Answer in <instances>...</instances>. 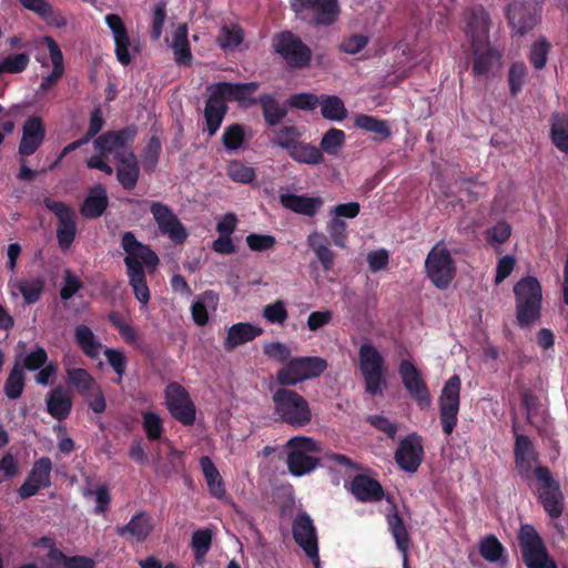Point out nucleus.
I'll return each instance as SVG.
<instances>
[{
    "label": "nucleus",
    "mask_w": 568,
    "mask_h": 568,
    "mask_svg": "<svg viewBox=\"0 0 568 568\" xmlns=\"http://www.w3.org/2000/svg\"><path fill=\"white\" fill-rule=\"evenodd\" d=\"M109 206L106 187L103 184H95L88 190V194L80 205L79 212L85 220L101 217Z\"/></svg>",
    "instance_id": "cd10ccee"
},
{
    "label": "nucleus",
    "mask_w": 568,
    "mask_h": 568,
    "mask_svg": "<svg viewBox=\"0 0 568 568\" xmlns=\"http://www.w3.org/2000/svg\"><path fill=\"white\" fill-rule=\"evenodd\" d=\"M200 465L210 494L217 499H222L226 495L225 485L214 463L209 456H203L200 458Z\"/></svg>",
    "instance_id": "58836bf2"
},
{
    "label": "nucleus",
    "mask_w": 568,
    "mask_h": 568,
    "mask_svg": "<svg viewBox=\"0 0 568 568\" xmlns=\"http://www.w3.org/2000/svg\"><path fill=\"white\" fill-rule=\"evenodd\" d=\"M286 447L290 449L286 465L291 475L302 477L320 466V459L310 455L320 452V446L313 438L294 436L287 440Z\"/></svg>",
    "instance_id": "423d86ee"
},
{
    "label": "nucleus",
    "mask_w": 568,
    "mask_h": 568,
    "mask_svg": "<svg viewBox=\"0 0 568 568\" xmlns=\"http://www.w3.org/2000/svg\"><path fill=\"white\" fill-rule=\"evenodd\" d=\"M398 374L409 397L420 410L432 406V394L423 378L420 371L408 359H403L398 366Z\"/></svg>",
    "instance_id": "2eb2a0df"
},
{
    "label": "nucleus",
    "mask_w": 568,
    "mask_h": 568,
    "mask_svg": "<svg viewBox=\"0 0 568 568\" xmlns=\"http://www.w3.org/2000/svg\"><path fill=\"white\" fill-rule=\"evenodd\" d=\"M165 405L171 416L184 426H192L196 419V407L189 392L179 383L171 382L164 390Z\"/></svg>",
    "instance_id": "4468645a"
},
{
    "label": "nucleus",
    "mask_w": 568,
    "mask_h": 568,
    "mask_svg": "<svg viewBox=\"0 0 568 568\" xmlns=\"http://www.w3.org/2000/svg\"><path fill=\"white\" fill-rule=\"evenodd\" d=\"M460 389V377L455 374L445 382L438 397L439 420L447 436L452 435L458 423Z\"/></svg>",
    "instance_id": "1a4fd4ad"
},
{
    "label": "nucleus",
    "mask_w": 568,
    "mask_h": 568,
    "mask_svg": "<svg viewBox=\"0 0 568 568\" xmlns=\"http://www.w3.org/2000/svg\"><path fill=\"white\" fill-rule=\"evenodd\" d=\"M464 32L470 45L490 42V16L483 6L467 8L464 11Z\"/></svg>",
    "instance_id": "6ab92c4d"
},
{
    "label": "nucleus",
    "mask_w": 568,
    "mask_h": 568,
    "mask_svg": "<svg viewBox=\"0 0 568 568\" xmlns=\"http://www.w3.org/2000/svg\"><path fill=\"white\" fill-rule=\"evenodd\" d=\"M74 341L88 357H98L102 344L97 339L89 326L84 324L75 326Z\"/></svg>",
    "instance_id": "79ce46f5"
},
{
    "label": "nucleus",
    "mask_w": 568,
    "mask_h": 568,
    "mask_svg": "<svg viewBox=\"0 0 568 568\" xmlns=\"http://www.w3.org/2000/svg\"><path fill=\"white\" fill-rule=\"evenodd\" d=\"M528 69L524 62H515L508 71V85L511 97H516L525 84Z\"/></svg>",
    "instance_id": "052dcab7"
},
{
    "label": "nucleus",
    "mask_w": 568,
    "mask_h": 568,
    "mask_svg": "<svg viewBox=\"0 0 568 568\" xmlns=\"http://www.w3.org/2000/svg\"><path fill=\"white\" fill-rule=\"evenodd\" d=\"M104 356L106 358L108 364L112 367L114 373L116 374V379H114L115 384H121L123 376L126 372L128 359L124 353L120 349L106 347L104 349Z\"/></svg>",
    "instance_id": "680f3d73"
},
{
    "label": "nucleus",
    "mask_w": 568,
    "mask_h": 568,
    "mask_svg": "<svg viewBox=\"0 0 568 568\" xmlns=\"http://www.w3.org/2000/svg\"><path fill=\"white\" fill-rule=\"evenodd\" d=\"M262 332V328L250 323H236L227 331L224 348L226 351H233L239 345L253 341L256 336L261 335Z\"/></svg>",
    "instance_id": "c9c22d12"
},
{
    "label": "nucleus",
    "mask_w": 568,
    "mask_h": 568,
    "mask_svg": "<svg viewBox=\"0 0 568 568\" xmlns=\"http://www.w3.org/2000/svg\"><path fill=\"white\" fill-rule=\"evenodd\" d=\"M47 412L57 420L65 419L72 409L71 396L58 386L48 393L45 398Z\"/></svg>",
    "instance_id": "72a5a7b5"
},
{
    "label": "nucleus",
    "mask_w": 568,
    "mask_h": 568,
    "mask_svg": "<svg viewBox=\"0 0 568 568\" xmlns=\"http://www.w3.org/2000/svg\"><path fill=\"white\" fill-rule=\"evenodd\" d=\"M550 138L561 152H568V115L555 113L551 116Z\"/></svg>",
    "instance_id": "de8ad7c7"
},
{
    "label": "nucleus",
    "mask_w": 568,
    "mask_h": 568,
    "mask_svg": "<svg viewBox=\"0 0 568 568\" xmlns=\"http://www.w3.org/2000/svg\"><path fill=\"white\" fill-rule=\"evenodd\" d=\"M394 458L402 470L410 474L416 473L424 458L422 437L412 433L400 439Z\"/></svg>",
    "instance_id": "aec40b11"
},
{
    "label": "nucleus",
    "mask_w": 568,
    "mask_h": 568,
    "mask_svg": "<svg viewBox=\"0 0 568 568\" xmlns=\"http://www.w3.org/2000/svg\"><path fill=\"white\" fill-rule=\"evenodd\" d=\"M516 324L529 328L541 316L542 287L537 277L527 275L514 285Z\"/></svg>",
    "instance_id": "f03ea898"
},
{
    "label": "nucleus",
    "mask_w": 568,
    "mask_h": 568,
    "mask_svg": "<svg viewBox=\"0 0 568 568\" xmlns=\"http://www.w3.org/2000/svg\"><path fill=\"white\" fill-rule=\"evenodd\" d=\"M227 110L229 108L225 102L217 100L212 93L209 95L204 108V119L209 136L216 134Z\"/></svg>",
    "instance_id": "e433bc0d"
},
{
    "label": "nucleus",
    "mask_w": 568,
    "mask_h": 568,
    "mask_svg": "<svg viewBox=\"0 0 568 568\" xmlns=\"http://www.w3.org/2000/svg\"><path fill=\"white\" fill-rule=\"evenodd\" d=\"M172 49L175 61L179 64L190 65L192 62V52L187 40V27L181 24L173 33Z\"/></svg>",
    "instance_id": "37998d69"
},
{
    "label": "nucleus",
    "mask_w": 568,
    "mask_h": 568,
    "mask_svg": "<svg viewBox=\"0 0 568 568\" xmlns=\"http://www.w3.org/2000/svg\"><path fill=\"white\" fill-rule=\"evenodd\" d=\"M274 413L280 420L293 428L307 426L313 418L307 399L286 386L277 388L272 396Z\"/></svg>",
    "instance_id": "7ed1b4c3"
},
{
    "label": "nucleus",
    "mask_w": 568,
    "mask_h": 568,
    "mask_svg": "<svg viewBox=\"0 0 568 568\" xmlns=\"http://www.w3.org/2000/svg\"><path fill=\"white\" fill-rule=\"evenodd\" d=\"M256 102L261 106L263 119L268 126H276L287 115V108L282 105L272 94H261Z\"/></svg>",
    "instance_id": "4c0bfd02"
},
{
    "label": "nucleus",
    "mask_w": 568,
    "mask_h": 568,
    "mask_svg": "<svg viewBox=\"0 0 568 568\" xmlns=\"http://www.w3.org/2000/svg\"><path fill=\"white\" fill-rule=\"evenodd\" d=\"M273 48L291 68L304 69L311 63V48L292 31L277 33L273 39Z\"/></svg>",
    "instance_id": "9b49d317"
},
{
    "label": "nucleus",
    "mask_w": 568,
    "mask_h": 568,
    "mask_svg": "<svg viewBox=\"0 0 568 568\" xmlns=\"http://www.w3.org/2000/svg\"><path fill=\"white\" fill-rule=\"evenodd\" d=\"M52 462L49 457H41L32 465L23 484L19 487L18 494L22 499L30 498L42 488L51 486Z\"/></svg>",
    "instance_id": "4be33fe9"
},
{
    "label": "nucleus",
    "mask_w": 568,
    "mask_h": 568,
    "mask_svg": "<svg viewBox=\"0 0 568 568\" xmlns=\"http://www.w3.org/2000/svg\"><path fill=\"white\" fill-rule=\"evenodd\" d=\"M150 212L162 235L168 236L176 245H181L187 240L186 227L168 204L152 201L150 202Z\"/></svg>",
    "instance_id": "dca6fc26"
},
{
    "label": "nucleus",
    "mask_w": 568,
    "mask_h": 568,
    "mask_svg": "<svg viewBox=\"0 0 568 568\" xmlns=\"http://www.w3.org/2000/svg\"><path fill=\"white\" fill-rule=\"evenodd\" d=\"M105 23L110 28L114 38V52L118 61L122 65H129L132 62L129 48L131 40L128 29L119 14L110 13L105 16Z\"/></svg>",
    "instance_id": "393cba45"
},
{
    "label": "nucleus",
    "mask_w": 568,
    "mask_h": 568,
    "mask_svg": "<svg viewBox=\"0 0 568 568\" xmlns=\"http://www.w3.org/2000/svg\"><path fill=\"white\" fill-rule=\"evenodd\" d=\"M508 24L518 36H525L540 21L541 7L537 0H515L506 7Z\"/></svg>",
    "instance_id": "ddd939ff"
},
{
    "label": "nucleus",
    "mask_w": 568,
    "mask_h": 568,
    "mask_svg": "<svg viewBox=\"0 0 568 568\" xmlns=\"http://www.w3.org/2000/svg\"><path fill=\"white\" fill-rule=\"evenodd\" d=\"M121 247L125 253L123 262L129 284L135 298L146 305L151 296L145 273L152 274L156 270L160 258L150 245L140 242L131 231L122 234Z\"/></svg>",
    "instance_id": "f257e3e1"
},
{
    "label": "nucleus",
    "mask_w": 568,
    "mask_h": 568,
    "mask_svg": "<svg viewBox=\"0 0 568 568\" xmlns=\"http://www.w3.org/2000/svg\"><path fill=\"white\" fill-rule=\"evenodd\" d=\"M43 205L53 213L58 220L57 241L60 250L68 251L72 246L78 233L74 211L65 202L54 201L49 196L43 199Z\"/></svg>",
    "instance_id": "f8f14e48"
},
{
    "label": "nucleus",
    "mask_w": 568,
    "mask_h": 568,
    "mask_svg": "<svg viewBox=\"0 0 568 568\" xmlns=\"http://www.w3.org/2000/svg\"><path fill=\"white\" fill-rule=\"evenodd\" d=\"M471 72L476 78H489L495 65L500 64L501 52L490 42L470 45Z\"/></svg>",
    "instance_id": "b1692460"
},
{
    "label": "nucleus",
    "mask_w": 568,
    "mask_h": 568,
    "mask_svg": "<svg viewBox=\"0 0 568 568\" xmlns=\"http://www.w3.org/2000/svg\"><path fill=\"white\" fill-rule=\"evenodd\" d=\"M217 300V295L213 291H206L192 303L191 314L196 325L204 326L209 323L207 307L212 306L214 308Z\"/></svg>",
    "instance_id": "a18cd8bd"
},
{
    "label": "nucleus",
    "mask_w": 568,
    "mask_h": 568,
    "mask_svg": "<svg viewBox=\"0 0 568 568\" xmlns=\"http://www.w3.org/2000/svg\"><path fill=\"white\" fill-rule=\"evenodd\" d=\"M30 63V57L26 52L12 53L0 60V75L2 73H21Z\"/></svg>",
    "instance_id": "4d7b16f0"
},
{
    "label": "nucleus",
    "mask_w": 568,
    "mask_h": 568,
    "mask_svg": "<svg viewBox=\"0 0 568 568\" xmlns=\"http://www.w3.org/2000/svg\"><path fill=\"white\" fill-rule=\"evenodd\" d=\"M26 386V375L21 363L16 362L4 382L3 392L9 399H18Z\"/></svg>",
    "instance_id": "09e8293b"
},
{
    "label": "nucleus",
    "mask_w": 568,
    "mask_h": 568,
    "mask_svg": "<svg viewBox=\"0 0 568 568\" xmlns=\"http://www.w3.org/2000/svg\"><path fill=\"white\" fill-rule=\"evenodd\" d=\"M355 128L373 134V141L383 142L390 138L392 131L386 120L374 115L357 114L354 119Z\"/></svg>",
    "instance_id": "f704fd0d"
},
{
    "label": "nucleus",
    "mask_w": 568,
    "mask_h": 568,
    "mask_svg": "<svg viewBox=\"0 0 568 568\" xmlns=\"http://www.w3.org/2000/svg\"><path fill=\"white\" fill-rule=\"evenodd\" d=\"M504 551L505 548L503 544L494 535H489L480 541L479 554L486 561L497 562Z\"/></svg>",
    "instance_id": "13d9d810"
},
{
    "label": "nucleus",
    "mask_w": 568,
    "mask_h": 568,
    "mask_svg": "<svg viewBox=\"0 0 568 568\" xmlns=\"http://www.w3.org/2000/svg\"><path fill=\"white\" fill-rule=\"evenodd\" d=\"M245 142V129L244 125L240 123H233L227 125L224 129L222 135V143L224 148L229 151L239 150L243 143Z\"/></svg>",
    "instance_id": "6e6d98bb"
},
{
    "label": "nucleus",
    "mask_w": 568,
    "mask_h": 568,
    "mask_svg": "<svg viewBox=\"0 0 568 568\" xmlns=\"http://www.w3.org/2000/svg\"><path fill=\"white\" fill-rule=\"evenodd\" d=\"M327 233L334 245L344 248L347 239V224L345 221L333 217L326 226Z\"/></svg>",
    "instance_id": "338daca9"
},
{
    "label": "nucleus",
    "mask_w": 568,
    "mask_h": 568,
    "mask_svg": "<svg viewBox=\"0 0 568 568\" xmlns=\"http://www.w3.org/2000/svg\"><path fill=\"white\" fill-rule=\"evenodd\" d=\"M359 371L365 382V392L376 396L382 395L385 382V359L371 343H364L358 351Z\"/></svg>",
    "instance_id": "0eeeda50"
},
{
    "label": "nucleus",
    "mask_w": 568,
    "mask_h": 568,
    "mask_svg": "<svg viewBox=\"0 0 568 568\" xmlns=\"http://www.w3.org/2000/svg\"><path fill=\"white\" fill-rule=\"evenodd\" d=\"M351 491L362 503H377L385 498V490L379 481L363 474L353 478Z\"/></svg>",
    "instance_id": "c756f323"
},
{
    "label": "nucleus",
    "mask_w": 568,
    "mask_h": 568,
    "mask_svg": "<svg viewBox=\"0 0 568 568\" xmlns=\"http://www.w3.org/2000/svg\"><path fill=\"white\" fill-rule=\"evenodd\" d=\"M136 133V126L129 125L121 130L104 132L94 140L93 144L95 150L100 151L102 154L114 153L115 155L118 152L126 153L131 150V144Z\"/></svg>",
    "instance_id": "412c9836"
},
{
    "label": "nucleus",
    "mask_w": 568,
    "mask_h": 568,
    "mask_svg": "<svg viewBox=\"0 0 568 568\" xmlns=\"http://www.w3.org/2000/svg\"><path fill=\"white\" fill-rule=\"evenodd\" d=\"M318 101L320 95L310 92H303L290 95L287 99V104L294 109L313 111L318 105Z\"/></svg>",
    "instance_id": "774afa93"
},
{
    "label": "nucleus",
    "mask_w": 568,
    "mask_h": 568,
    "mask_svg": "<svg viewBox=\"0 0 568 568\" xmlns=\"http://www.w3.org/2000/svg\"><path fill=\"white\" fill-rule=\"evenodd\" d=\"M538 460V454L534 444L527 435H516L514 447L515 470L518 476L529 481L535 475L534 464Z\"/></svg>",
    "instance_id": "5701e85b"
},
{
    "label": "nucleus",
    "mask_w": 568,
    "mask_h": 568,
    "mask_svg": "<svg viewBox=\"0 0 568 568\" xmlns=\"http://www.w3.org/2000/svg\"><path fill=\"white\" fill-rule=\"evenodd\" d=\"M290 4L297 16L304 11H312L311 23L314 26L329 27L341 14L338 0H290Z\"/></svg>",
    "instance_id": "f3484780"
},
{
    "label": "nucleus",
    "mask_w": 568,
    "mask_h": 568,
    "mask_svg": "<svg viewBox=\"0 0 568 568\" xmlns=\"http://www.w3.org/2000/svg\"><path fill=\"white\" fill-rule=\"evenodd\" d=\"M327 366V361L320 356L293 357L277 371L276 382L282 386L292 387L321 376Z\"/></svg>",
    "instance_id": "39448f33"
},
{
    "label": "nucleus",
    "mask_w": 568,
    "mask_h": 568,
    "mask_svg": "<svg viewBox=\"0 0 568 568\" xmlns=\"http://www.w3.org/2000/svg\"><path fill=\"white\" fill-rule=\"evenodd\" d=\"M142 426L146 438L150 442H155L162 438L163 434V420L159 414L153 412L142 413Z\"/></svg>",
    "instance_id": "bf43d9fd"
},
{
    "label": "nucleus",
    "mask_w": 568,
    "mask_h": 568,
    "mask_svg": "<svg viewBox=\"0 0 568 568\" xmlns=\"http://www.w3.org/2000/svg\"><path fill=\"white\" fill-rule=\"evenodd\" d=\"M346 142V134L343 130L331 128L327 130L320 142V150L329 155H336Z\"/></svg>",
    "instance_id": "864d4df0"
},
{
    "label": "nucleus",
    "mask_w": 568,
    "mask_h": 568,
    "mask_svg": "<svg viewBox=\"0 0 568 568\" xmlns=\"http://www.w3.org/2000/svg\"><path fill=\"white\" fill-rule=\"evenodd\" d=\"M425 268L432 283L439 290H446L456 275V266L450 252L440 243L428 252Z\"/></svg>",
    "instance_id": "9d476101"
},
{
    "label": "nucleus",
    "mask_w": 568,
    "mask_h": 568,
    "mask_svg": "<svg viewBox=\"0 0 568 568\" xmlns=\"http://www.w3.org/2000/svg\"><path fill=\"white\" fill-rule=\"evenodd\" d=\"M518 544L521 559L527 568H557L556 561L536 528L530 524H521L518 531Z\"/></svg>",
    "instance_id": "20e7f679"
},
{
    "label": "nucleus",
    "mask_w": 568,
    "mask_h": 568,
    "mask_svg": "<svg viewBox=\"0 0 568 568\" xmlns=\"http://www.w3.org/2000/svg\"><path fill=\"white\" fill-rule=\"evenodd\" d=\"M534 477L538 481V500L551 519L559 518L565 509V497L560 484L546 466H536Z\"/></svg>",
    "instance_id": "6e6552de"
},
{
    "label": "nucleus",
    "mask_w": 568,
    "mask_h": 568,
    "mask_svg": "<svg viewBox=\"0 0 568 568\" xmlns=\"http://www.w3.org/2000/svg\"><path fill=\"white\" fill-rule=\"evenodd\" d=\"M162 145L158 136H152L143 151V166L148 172H153L158 165Z\"/></svg>",
    "instance_id": "0e129e2a"
},
{
    "label": "nucleus",
    "mask_w": 568,
    "mask_h": 568,
    "mask_svg": "<svg viewBox=\"0 0 568 568\" xmlns=\"http://www.w3.org/2000/svg\"><path fill=\"white\" fill-rule=\"evenodd\" d=\"M44 280L41 276L31 280H20L17 288L21 293L26 304L37 303L44 291Z\"/></svg>",
    "instance_id": "3c124183"
},
{
    "label": "nucleus",
    "mask_w": 568,
    "mask_h": 568,
    "mask_svg": "<svg viewBox=\"0 0 568 568\" xmlns=\"http://www.w3.org/2000/svg\"><path fill=\"white\" fill-rule=\"evenodd\" d=\"M388 530L392 534L398 551L403 555V568H410L408 562V549L410 546V536L403 517L397 507L393 504L392 509L386 515Z\"/></svg>",
    "instance_id": "bb28decb"
},
{
    "label": "nucleus",
    "mask_w": 568,
    "mask_h": 568,
    "mask_svg": "<svg viewBox=\"0 0 568 568\" xmlns=\"http://www.w3.org/2000/svg\"><path fill=\"white\" fill-rule=\"evenodd\" d=\"M288 155L293 161L308 165H317L324 161V155L317 146L303 141H300Z\"/></svg>",
    "instance_id": "49530a36"
},
{
    "label": "nucleus",
    "mask_w": 568,
    "mask_h": 568,
    "mask_svg": "<svg viewBox=\"0 0 568 568\" xmlns=\"http://www.w3.org/2000/svg\"><path fill=\"white\" fill-rule=\"evenodd\" d=\"M258 82L231 83L219 82L213 87L212 94L220 101L245 102L257 91Z\"/></svg>",
    "instance_id": "c85d7f7f"
},
{
    "label": "nucleus",
    "mask_w": 568,
    "mask_h": 568,
    "mask_svg": "<svg viewBox=\"0 0 568 568\" xmlns=\"http://www.w3.org/2000/svg\"><path fill=\"white\" fill-rule=\"evenodd\" d=\"M301 136L302 132L297 126L284 125L275 132L272 144L285 150L288 154L301 141Z\"/></svg>",
    "instance_id": "8fccbe9b"
},
{
    "label": "nucleus",
    "mask_w": 568,
    "mask_h": 568,
    "mask_svg": "<svg viewBox=\"0 0 568 568\" xmlns=\"http://www.w3.org/2000/svg\"><path fill=\"white\" fill-rule=\"evenodd\" d=\"M50 557L57 561H62L64 568H94L95 561L87 556H67L62 551L52 549Z\"/></svg>",
    "instance_id": "e2e57ef3"
},
{
    "label": "nucleus",
    "mask_w": 568,
    "mask_h": 568,
    "mask_svg": "<svg viewBox=\"0 0 568 568\" xmlns=\"http://www.w3.org/2000/svg\"><path fill=\"white\" fill-rule=\"evenodd\" d=\"M115 159L121 164L116 170L119 183L125 190L134 189L140 176V166L136 155L132 150H129L126 153L118 152Z\"/></svg>",
    "instance_id": "2f4dec72"
},
{
    "label": "nucleus",
    "mask_w": 568,
    "mask_h": 568,
    "mask_svg": "<svg viewBox=\"0 0 568 568\" xmlns=\"http://www.w3.org/2000/svg\"><path fill=\"white\" fill-rule=\"evenodd\" d=\"M486 242L495 247L496 253H501L499 245L506 243L511 235V226L506 221H498L485 232Z\"/></svg>",
    "instance_id": "603ef678"
},
{
    "label": "nucleus",
    "mask_w": 568,
    "mask_h": 568,
    "mask_svg": "<svg viewBox=\"0 0 568 568\" xmlns=\"http://www.w3.org/2000/svg\"><path fill=\"white\" fill-rule=\"evenodd\" d=\"M281 204L294 213L313 217L323 206L321 196L297 195L293 193L281 194Z\"/></svg>",
    "instance_id": "7c9ffc66"
},
{
    "label": "nucleus",
    "mask_w": 568,
    "mask_h": 568,
    "mask_svg": "<svg viewBox=\"0 0 568 568\" xmlns=\"http://www.w3.org/2000/svg\"><path fill=\"white\" fill-rule=\"evenodd\" d=\"M153 529L151 516L141 511L135 514L124 526L116 527V534L125 539H133L138 542L144 541Z\"/></svg>",
    "instance_id": "473e14b6"
},
{
    "label": "nucleus",
    "mask_w": 568,
    "mask_h": 568,
    "mask_svg": "<svg viewBox=\"0 0 568 568\" xmlns=\"http://www.w3.org/2000/svg\"><path fill=\"white\" fill-rule=\"evenodd\" d=\"M308 245L317 256L323 270L331 271L334 266L335 254L328 247L326 239L323 234L313 233L308 236Z\"/></svg>",
    "instance_id": "c03bdc74"
},
{
    "label": "nucleus",
    "mask_w": 568,
    "mask_h": 568,
    "mask_svg": "<svg viewBox=\"0 0 568 568\" xmlns=\"http://www.w3.org/2000/svg\"><path fill=\"white\" fill-rule=\"evenodd\" d=\"M65 372L68 384L73 386L82 397H88L91 390L100 386L85 368H67Z\"/></svg>",
    "instance_id": "a19ab883"
},
{
    "label": "nucleus",
    "mask_w": 568,
    "mask_h": 568,
    "mask_svg": "<svg viewBox=\"0 0 568 568\" xmlns=\"http://www.w3.org/2000/svg\"><path fill=\"white\" fill-rule=\"evenodd\" d=\"M318 105L325 120L341 122L348 115L343 100L337 95L321 94Z\"/></svg>",
    "instance_id": "ea45409f"
},
{
    "label": "nucleus",
    "mask_w": 568,
    "mask_h": 568,
    "mask_svg": "<svg viewBox=\"0 0 568 568\" xmlns=\"http://www.w3.org/2000/svg\"><path fill=\"white\" fill-rule=\"evenodd\" d=\"M227 175L234 182L251 183L256 174L253 168L243 164L240 161H233L227 166Z\"/></svg>",
    "instance_id": "69168bd1"
},
{
    "label": "nucleus",
    "mask_w": 568,
    "mask_h": 568,
    "mask_svg": "<svg viewBox=\"0 0 568 568\" xmlns=\"http://www.w3.org/2000/svg\"><path fill=\"white\" fill-rule=\"evenodd\" d=\"M45 138V129L40 116H30L22 128V138L19 143V154L30 156L39 149Z\"/></svg>",
    "instance_id": "a878e982"
},
{
    "label": "nucleus",
    "mask_w": 568,
    "mask_h": 568,
    "mask_svg": "<svg viewBox=\"0 0 568 568\" xmlns=\"http://www.w3.org/2000/svg\"><path fill=\"white\" fill-rule=\"evenodd\" d=\"M292 532L295 542L313 560L315 568H320L316 528L306 513H300L296 516L292 525Z\"/></svg>",
    "instance_id": "a211bd4d"
},
{
    "label": "nucleus",
    "mask_w": 568,
    "mask_h": 568,
    "mask_svg": "<svg viewBox=\"0 0 568 568\" xmlns=\"http://www.w3.org/2000/svg\"><path fill=\"white\" fill-rule=\"evenodd\" d=\"M213 534L210 529H199L192 535L191 547L197 562H201L212 546Z\"/></svg>",
    "instance_id": "5fc2aeb1"
}]
</instances>
